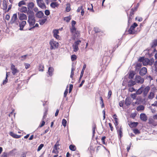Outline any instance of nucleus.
Returning a JSON list of instances; mask_svg holds the SVG:
<instances>
[{"label": "nucleus", "mask_w": 157, "mask_h": 157, "mask_svg": "<svg viewBox=\"0 0 157 157\" xmlns=\"http://www.w3.org/2000/svg\"><path fill=\"white\" fill-rule=\"evenodd\" d=\"M27 14L29 15L28 21L29 23V25L33 26L36 22L34 12L31 10H29L28 11Z\"/></svg>", "instance_id": "f257e3e1"}, {"label": "nucleus", "mask_w": 157, "mask_h": 157, "mask_svg": "<svg viewBox=\"0 0 157 157\" xmlns=\"http://www.w3.org/2000/svg\"><path fill=\"white\" fill-rule=\"evenodd\" d=\"M137 25V23H134L133 25L131 26L130 28L128 30L129 33L131 34H136L137 33V31H135L134 29Z\"/></svg>", "instance_id": "f03ea898"}, {"label": "nucleus", "mask_w": 157, "mask_h": 157, "mask_svg": "<svg viewBox=\"0 0 157 157\" xmlns=\"http://www.w3.org/2000/svg\"><path fill=\"white\" fill-rule=\"evenodd\" d=\"M50 44L51 45V49H52L57 48L59 45V43L58 42L52 40L50 41Z\"/></svg>", "instance_id": "7ed1b4c3"}, {"label": "nucleus", "mask_w": 157, "mask_h": 157, "mask_svg": "<svg viewBox=\"0 0 157 157\" xmlns=\"http://www.w3.org/2000/svg\"><path fill=\"white\" fill-rule=\"evenodd\" d=\"M38 6L43 9H45L46 7L44 2L43 0H36Z\"/></svg>", "instance_id": "20e7f679"}, {"label": "nucleus", "mask_w": 157, "mask_h": 157, "mask_svg": "<svg viewBox=\"0 0 157 157\" xmlns=\"http://www.w3.org/2000/svg\"><path fill=\"white\" fill-rule=\"evenodd\" d=\"M81 42V40H78L77 41H75L74 44H73L72 45V47L73 48V51L74 52H76L79 50L78 46Z\"/></svg>", "instance_id": "39448f33"}, {"label": "nucleus", "mask_w": 157, "mask_h": 157, "mask_svg": "<svg viewBox=\"0 0 157 157\" xmlns=\"http://www.w3.org/2000/svg\"><path fill=\"white\" fill-rule=\"evenodd\" d=\"M150 90V87L148 86L145 87V86L143 85V94L144 97L147 96L148 92Z\"/></svg>", "instance_id": "423d86ee"}, {"label": "nucleus", "mask_w": 157, "mask_h": 157, "mask_svg": "<svg viewBox=\"0 0 157 157\" xmlns=\"http://www.w3.org/2000/svg\"><path fill=\"white\" fill-rule=\"evenodd\" d=\"M135 81L137 83L142 84L144 82V79L143 78H142L140 76L137 75L136 77Z\"/></svg>", "instance_id": "0eeeda50"}, {"label": "nucleus", "mask_w": 157, "mask_h": 157, "mask_svg": "<svg viewBox=\"0 0 157 157\" xmlns=\"http://www.w3.org/2000/svg\"><path fill=\"white\" fill-rule=\"evenodd\" d=\"M17 14H14L12 17L11 20V23L12 24L13 23H16L17 24L18 23H17Z\"/></svg>", "instance_id": "6e6552de"}, {"label": "nucleus", "mask_w": 157, "mask_h": 157, "mask_svg": "<svg viewBox=\"0 0 157 157\" xmlns=\"http://www.w3.org/2000/svg\"><path fill=\"white\" fill-rule=\"evenodd\" d=\"M147 69L145 67H142L140 71V74L141 75L144 76L147 73Z\"/></svg>", "instance_id": "1a4fd4ad"}, {"label": "nucleus", "mask_w": 157, "mask_h": 157, "mask_svg": "<svg viewBox=\"0 0 157 157\" xmlns=\"http://www.w3.org/2000/svg\"><path fill=\"white\" fill-rule=\"evenodd\" d=\"M20 29H19L21 30H23V29L24 26L25 25L26 22L25 21H23L19 22Z\"/></svg>", "instance_id": "9d476101"}, {"label": "nucleus", "mask_w": 157, "mask_h": 157, "mask_svg": "<svg viewBox=\"0 0 157 157\" xmlns=\"http://www.w3.org/2000/svg\"><path fill=\"white\" fill-rule=\"evenodd\" d=\"M54 71V68L53 67H49L48 69V71L47 72V73L50 76H51L53 75Z\"/></svg>", "instance_id": "9b49d317"}, {"label": "nucleus", "mask_w": 157, "mask_h": 157, "mask_svg": "<svg viewBox=\"0 0 157 157\" xmlns=\"http://www.w3.org/2000/svg\"><path fill=\"white\" fill-rule=\"evenodd\" d=\"M19 19L21 20H27V16L23 13H20L19 14Z\"/></svg>", "instance_id": "f8f14e48"}, {"label": "nucleus", "mask_w": 157, "mask_h": 157, "mask_svg": "<svg viewBox=\"0 0 157 157\" xmlns=\"http://www.w3.org/2000/svg\"><path fill=\"white\" fill-rule=\"evenodd\" d=\"M140 118L142 121H145L147 120V117L144 113H141L140 115Z\"/></svg>", "instance_id": "ddd939ff"}, {"label": "nucleus", "mask_w": 157, "mask_h": 157, "mask_svg": "<svg viewBox=\"0 0 157 157\" xmlns=\"http://www.w3.org/2000/svg\"><path fill=\"white\" fill-rule=\"evenodd\" d=\"M131 103V99L129 97L126 98L125 101V103L127 106H128L130 105Z\"/></svg>", "instance_id": "4468645a"}, {"label": "nucleus", "mask_w": 157, "mask_h": 157, "mask_svg": "<svg viewBox=\"0 0 157 157\" xmlns=\"http://www.w3.org/2000/svg\"><path fill=\"white\" fill-rule=\"evenodd\" d=\"M44 15L43 13L41 11H38L36 14V17L39 18H42Z\"/></svg>", "instance_id": "2eb2a0df"}, {"label": "nucleus", "mask_w": 157, "mask_h": 157, "mask_svg": "<svg viewBox=\"0 0 157 157\" xmlns=\"http://www.w3.org/2000/svg\"><path fill=\"white\" fill-rule=\"evenodd\" d=\"M11 69L12 71V73L14 75L18 72V71L15 68V66L13 64L11 65Z\"/></svg>", "instance_id": "dca6fc26"}, {"label": "nucleus", "mask_w": 157, "mask_h": 157, "mask_svg": "<svg viewBox=\"0 0 157 157\" xmlns=\"http://www.w3.org/2000/svg\"><path fill=\"white\" fill-rule=\"evenodd\" d=\"M143 91V85H142L141 87L138 89L136 92V94L138 95L141 94Z\"/></svg>", "instance_id": "f3484780"}, {"label": "nucleus", "mask_w": 157, "mask_h": 157, "mask_svg": "<svg viewBox=\"0 0 157 157\" xmlns=\"http://www.w3.org/2000/svg\"><path fill=\"white\" fill-rule=\"evenodd\" d=\"M117 132L118 135L119 136L120 138H121L122 136V128L121 127L120 128L117 127Z\"/></svg>", "instance_id": "a211bd4d"}, {"label": "nucleus", "mask_w": 157, "mask_h": 157, "mask_svg": "<svg viewBox=\"0 0 157 157\" xmlns=\"http://www.w3.org/2000/svg\"><path fill=\"white\" fill-rule=\"evenodd\" d=\"M86 65L85 64L83 66L82 70V71H81V73L80 77V78L79 79L78 81L79 82H80V81H81V79L83 76V75L84 74V71L86 67Z\"/></svg>", "instance_id": "6ab92c4d"}, {"label": "nucleus", "mask_w": 157, "mask_h": 157, "mask_svg": "<svg viewBox=\"0 0 157 157\" xmlns=\"http://www.w3.org/2000/svg\"><path fill=\"white\" fill-rule=\"evenodd\" d=\"M31 54H26L25 55L19 57V59L21 61L25 60L27 58V57L30 56Z\"/></svg>", "instance_id": "aec40b11"}, {"label": "nucleus", "mask_w": 157, "mask_h": 157, "mask_svg": "<svg viewBox=\"0 0 157 157\" xmlns=\"http://www.w3.org/2000/svg\"><path fill=\"white\" fill-rule=\"evenodd\" d=\"M34 4L32 2H29L27 5L28 8L29 10H31L34 7Z\"/></svg>", "instance_id": "412c9836"}, {"label": "nucleus", "mask_w": 157, "mask_h": 157, "mask_svg": "<svg viewBox=\"0 0 157 157\" xmlns=\"http://www.w3.org/2000/svg\"><path fill=\"white\" fill-rule=\"evenodd\" d=\"M151 48H155L157 46V40H155L151 44Z\"/></svg>", "instance_id": "4be33fe9"}, {"label": "nucleus", "mask_w": 157, "mask_h": 157, "mask_svg": "<svg viewBox=\"0 0 157 157\" xmlns=\"http://www.w3.org/2000/svg\"><path fill=\"white\" fill-rule=\"evenodd\" d=\"M59 6V4L56 2H52L50 4V6L53 8L57 7Z\"/></svg>", "instance_id": "5701e85b"}, {"label": "nucleus", "mask_w": 157, "mask_h": 157, "mask_svg": "<svg viewBox=\"0 0 157 157\" xmlns=\"http://www.w3.org/2000/svg\"><path fill=\"white\" fill-rule=\"evenodd\" d=\"M10 135L12 136L13 138H19L20 137V136L19 135H18L16 134H15L13 132H11L10 133Z\"/></svg>", "instance_id": "b1692460"}, {"label": "nucleus", "mask_w": 157, "mask_h": 157, "mask_svg": "<svg viewBox=\"0 0 157 157\" xmlns=\"http://www.w3.org/2000/svg\"><path fill=\"white\" fill-rule=\"evenodd\" d=\"M149 59L147 58H145L144 59L143 64L144 66H146L147 65H149Z\"/></svg>", "instance_id": "393cba45"}, {"label": "nucleus", "mask_w": 157, "mask_h": 157, "mask_svg": "<svg viewBox=\"0 0 157 157\" xmlns=\"http://www.w3.org/2000/svg\"><path fill=\"white\" fill-rule=\"evenodd\" d=\"M138 123L137 122H131L129 125L131 128L135 127L138 125Z\"/></svg>", "instance_id": "a878e982"}, {"label": "nucleus", "mask_w": 157, "mask_h": 157, "mask_svg": "<svg viewBox=\"0 0 157 157\" xmlns=\"http://www.w3.org/2000/svg\"><path fill=\"white\" fill-rule=\"evenodd\" d=\"M47 20V18H45L39 20V23L40 25H43Z\"/></svg>", "instance_id": "bb28decb"}, {"label": "nucleus", "mask_w": 157, "mask_h": 157, "mask_svg": "<svg viewBox=\"0 0 157 157\" xmlns=\"http://www.w3.org/2000/svg\"><path fill=\"white\" fill-rule=\"evenodd\" d=\"M135 84V82L132 80H131L128 82V85L129 87H131L132 86Z\"/></svg>", "instance_id": "cd10ccee"}, {"label": "nucleus", "mask_w": 157, "mask_h": 157, "mask_svg": "<svg viewBox=\"0 0 157 157\" xmlns=\"http://www.w3.org/2000/svg\"><path fill=\"white\" fill-rule=\"evenodd\" d=\"M3 9L4 10H6L7 9V5L6 1L4 0L3 3Z\"/></svg>", "instance_id": "c85d7f7f"}, {"label": "nucleus", "mask_w": 157, "mask_h": 157, "mask_svg": "<svg viewBox=\"0 0 157 157\" xmlns=\"http://www.w3.org/2000/svg\"><path fill=\"white\" fill-rule=\"evenodd\" d=\"M144 109V107L143 105H140L137 107L136 110L137 111L143 110Z\"/></svg>", "instance_id": "c756f323"}, {"label": "nucleus", "mask_w": 157, "mask_h": 157, "mask_svg": "<svg viewBox=\"0 0 157 157\" xmlns=\"http://www.w3.org/2000/svg\"><path fill=\"white\" fill-rule=\"evenodd\" d=\"M20 11L22 12L26 13L27 11V8L26 7L23 6L20 9Z\"/></svg>", "instance_id": "7c9ffc66"}, {"label": "nucleus", "mask_w": 157, "mask_h": 157, "mask_svg": "<svg viewBox=\"0 0 157 157\" xmlns=\"http://www.w3.org/2000/svg\"><path fill=\"white\" fill-rule=\"evenodd\" d=\"M69 148L70 150L72 151H75L76 149L75 146L74 145H70Z\"/></svg>", "instance_id": "2f4dec72"}, {"label": "nucleus", "mask_w": 157, "mask_h": 157, "mask_svg": "<svg viewBox=\"0 0 157 157\" xmlns=\"http://www.w3.org/2000/svg\"><path fill=\"white\" fill-rule=\"evenodd\" d=\"M154 95V93L152 92H151L150 93L149 95L148 96V98L149 99H152L153 98Z\"/></svg>", "instance_id": "473e14b6"}, {"label": "nucleus", "mask_w": 157, "mask_h": 157, "mask_svg": "<svg viewBox=\"0 0 157 157\" xmlns=\"http://www.w3.org/2000/svg\"><path fill=\"white\" fill-rule=\"evenodd\" d=\"M71 19V17L70 16H69L65 17L64 18V20L66 21L67 22H68L70 21Z\"/></svg>", "instance_id": "72a5a7b5"}, {"label": "nucleus", "mask_w": 157, "mask_h": 157, "mask_svg": "<svg viewBox=\"0 0 157 157\" xmlns=\"http://www.w3.org/2000/svg\"><path fill=\"white\" fill-rule=\"evenodd\" d=\"M26 3L25 2L24 0H22L20 1L18 4V6L19 7H21L22 5H25Z\"/></svg>", "instance_id": "f704fd0d"}, {"label": "nucleus", "mask_w": 157, "mask_h": 157, "mask_svg": "<svg viewBox=\"0 0 157 157\" xmlns=\"http://www.w3.org/2000/svg\"><path fill=\"white\" fill-rule=\"evenodd\" d=\"M109 57H108L107 56H105L103 57V58L102 59V61L103 63H109V62L108 61V62H107V61L106 60V59H109Z\"/></svg>", "instance_id": "c9c22d12"}, {"label": "nucleus", "mask_w": 157, "mask_h": 157, "mask_svg": "<svg viewBox=\"0 0 157 157\" xmlns=\"http://www.w3.org/2000/svg\"><path fill=\"white\" fill-rule=\"evenodd\" d=\"M44 65L42 64H40L39 68V71H44Z\"/></svg>", "instance_id": "e433bc0d"}, {"label": "nucleus", "mask_w": 157, "mask_h": 157, "mask_svg": "<svg viewBox=\"0 0 157 157\" xmlns=\"http://www.w3.org/2000/svg\"><path fill=\"white\" fill-rule=\"evenodd\" d=\"M117 117V115L116 114L113 115V118L115 120V124L116 125H117L118 124V122L117 121V118H114V117Z\"/></svg>", "instance_id": "4c0bfd02"}, {"label": "nucleus", "mask_w": 157, "mask_h": 157, "mask_svg": "<svg viewBox=\"0 0 157 157\" xmlns=\"http://www.w3.org/2000/svg\"><path fill=\"white\" fill-rule=\"evenodd\" d=\"M67 122V121L65 119H63L62 120V124L64 127H66V125Z\"/></svg>", "instance_id": "58836bf2"}, {"label": "nucleus", "mask_w": 157, "mask_h": 157, "mask_svg": "<svg viewBox=\"0 0 157 157\" xmlns=\"http://www.w3.org/2000/svg\"><path fill=\"white\" fill-rule=\"evenodd\" d=\"M71 10L70 7V5L69 4H67V7H66V11L67 12H69Z\"/></svg>", "instance_id": "ea45409f"}, {"label": "nucleus", "mask_w": 157, "mask_h": 157, "mask_svg": "<svg viewBox=\"0 0 157 157\" xmlns=\"http://www.w3.org/2000/svg\"><path fill=\"white\" fill-rule=\"evenodd\" d=\"M44 144H41L38 147V149H37V151H40L41 149L42 148L44 147Z\"/></svg>", "instance_id": "a19ab883"}, {"label": "nucleus", "mask_w": 157, "mask_h": 157, "mask_svg": "<svg viewBox=\"0 0 157 157\" xmlns=\"http://www.w3.org/2000/svg\"><path fill=\"white\" fill-rule=\"evenodd\" d=\"M154 63V59L153 58L151 59H149V65L151 66Z\"/></svg>", "instance_id": "79ce46f5"}, {"label": "nucleus", "mask_w": 157, "mask_h": 157, "mask_svg": "<svg viewBox=\"0 0 157 157\" xmlns=\"http://www.w3.org/2000/svg\"><path fill=\"white\" fill-rule=\"evenodd\" d=\"M59 146V144L58 141L57 142L56 144L54 145V148L56 149V150H58L59 149L57 148V147H58Z\"/></svg>", "instance_id": "37998d69"}, {"label": "nucleus", "mask_w": 157, "mask_h": 157, "mask_svg": "<svg viewBox=\"0 0 157 157\" xmlns=\"http://www.w3.org/2000/svg\"><path fill=\"white\" fill-rule=\"evenodd\" d=\"M77 58L76 56L75 55H73L71 56V59L72 61H74Z\"/></svg>", "instance_id": "c03bdc74"}, {"label": "nucleus", "mask_w": 157, "mask_h": 157, "mask_svg": "<svg viewBox=\"0 0 157 157\" xmlns=\"http://www.w3.org/2000/svg\"><path fill=\"white\" fill-rule=\"evenodd\" d=\"M76 31V28L75 26H72L71 29V33L75 32Z\"/></svg>", "instance_id": "a18cd8bd"}, {"label": "nucleus", "mask_w": 157, "mask_h": 157, "mask_svg": "<svg viewBox=\"0 0 157 157\" xmlns=\"http://www.w3.org/2000/svg\"><path fill=\"white\" fill-rule=\"evenodd\" d=\"M134 133L135 134H137L140 133V132L137 129H135L133 130Z\"/></svg>", "instance_id": "49530a36"}, {"label": "nucleus", "mask_w": 157, "mask_h": 157, "mask_svg": "<svg viewBox=\"0 0 157 157\" xmlns=\"http://www.w3.org/2000/svg\"><path fill=\"white\" fill-rule=\"evenodd\" d=\"M136 94H132L131 96L133 99H135L136 97Z\"/></svg>", "instance_id": "de8ad7c7"}, {"label": "nucleus", "mask_w": 157, "mask_h": 157, "mask_svg": "<svg viewBox=\"0 0 157 157\" xmlns=\"http://www.w3.org/2000/svg\"><path fill=\"white\" fill-rule=\"evenodd\" d=\"M106 138V137L105 136H103L102 137L101 139V140L103 143V144H106L105 142V139Z\"/></svg>", "instance_id": "09e8293b"}, {"label": "nucleus", "mask_w": 157, "mask_h": 157, "mask_svg": "<svg viewBox=\"0 0 157 157\" xmlns=\"http://www.w3.org/2000/svg\"><path fill=\"white\" fill-rule=\"evenodd\" d=\"M53 35L58 34L59 33V30L58 29H55L53 31Z\"/></svg>", "instance_id": "8fccbe9b"}, {"label": "nucleus", "mask_w": 157, "mask_h": 157, "mask_svg": "<svg viewBox=\"0 0 157 157\" xmlns=\"http://www.w3.org/2000/svg\"><path fill=\"white\" fill-rule=\"evenodd\" d=\"M136 10H135V9H133V8H132L131 10V12H130V15H132L134 14V12L135 11H136Z\"/></svg>", "instance_id": "3c124183"}, {"label": "nucleus", "mask_w": 157, "mask_h": 157, "mask_svg": "<svg viewBox=\"0 0 157 157\" xmlns=\"http://www.w3.org/2000/svg\"><path fill=\"white\" fill-rule=\"evenodd\" d=\"M94 31L96 33H98L100 32V30L98 28L95 27L94 28Z\"/></svg>", "instance_id": "603ef678"}, {"label": "nucleus", "mask_w": 157, "mask_h": 157, "mask_svg": "<svg viewBox=\"0 0 157 157\" xmlns=\"http://www.w3.org/2000/svg\"><path fill=\"white\" fill-rule=\"evenodd\" d=\"M24 65L25 67V68L26 69H28L30 67V65L29 64L27 63H25L24 64Z\"/></svg>", "instance_id": "864d4df0"}, {"label": "nucleus", "mask_w": 157, "mask_h": 157, "mask_svg": "<svg viewBox=\"0 0 157 157\" xmlns=\"http://www.w3.org/2000/svg\"><path fill=\"white\" fill-rule=\"evenodd\" d=\"M144 59V57H140L138 59V61L140 62H142L143 63Z\"/></svg>", "instance_id": "5fc2aeb1"}, {"label": "nucleus", "mask_w": 157, "mask_h": 157, "mask_svg": "<svg viewBox=\"0 0 157 157\" xmlns=\"http://www.w3.org/2000/svg\"><path fill=\"white\" fill-rule=\"evenodd\" d=\"M45 14L47 16H48L49 15L50 13L48 10H46L45 11Z\"/></svg>", "instance_id": "6e6d98bb"}, {"label": "nucleus", "mask_w": 157, "mask_h": 157, "mask_svg": "<svg viewBox=\"0 0 157 157\" xmlns=\"http://www.w3.org/2000/svg\"><path fill=\"white\" fill-rule=\"evenodd\" d=\"M45 124V121L43 120L42 121V123L38 127L40 128V127H42Z\"/></svg>", "instance_id": "4d7b16f0"}, {"label": "nucleus", "mask_w": 157, "mask_h": 157, "mask_svg": "<svg viewBox=\"0 0 157 157\" xmlns=\"http://www.w3.org/2000/svg\"><path fill=\"white\" fill-rule=\"evenodd\" d=\"M104 147L105 149H106V148L103 145H101V146H98L97 147L96 149L97 152H98V151L99 150V149L101 147Z\"/></svg>", "instance_id": "13d9d810"}, {"label": "nucleus", "mask_w": 157, "mask_h": 157, "mask_svg": "<svg viewBox=\"0 0 157 157\" xmlns=\"http://www.w3.org/2000/svg\"><path fill=\"white\" fill-rule=\"evenodd\" d=\"M73 87V85L72 84H70V85L69 89V93H70Z\"/></svg>", "instance_id": "bf43d9fd"}, {"label": "nucleus", "mask_w": 157, "mask_h": 157, "mask_svg": "<svg viewBox=\"0 0 157 157\" xmlns=\"http://www.w3.org/2000/svg\"><path fill=\"white\" fill-rule=\"evenodd\" d=\"M39 26V25L38 23H36L35 26H33L32 27L29 29V30H31L33 28H34L36 27H38Z\"/></svg>", "instance_id": "052dcab7"}, {"label": "nucleus", "mask_w": 157, "mask_h": 157, "mask_svg": "<svg viewBox=\"0 0 157 157\" xmlns=\"http://www.w3.org/2000/svg\"><path fill=\"white\" fill-rule=\"evenodd\" d=\"M83 9L82 6H81L80 7H79L77 10V11L78 12H80L81 10Z\"/></svg>", "instance_id": "680f3d73"}, {"label": "nucleus", "mask_w": 157, "mask_h": 157, "mask_svg": "<svg viewBox=\"0 0 157 157\" xmlns=\"http://www.w3.org/2000/svg\"><path fill=\"white\" fill-rule=\"evenodd\" d=\"M134 74L132 73H130L129 75V78L130 79L132 78L134 76Z\"/></svg>", "instance_id": "e2e57ef3"}, {"label": "nucleus", "mask_w": 157, "mask_h": 157, "mask_svg": "<svg viewBox=\"0 0 157 157\" xmlns=\"http://www.w3.org/2000/svg\"><path fill=\"white\" fill-rule=\"evenodd\" d=\"M7 73L6 75V79L5 80H4L3 82V84H5L7 82V80H8L7 79Z\"/></svg>", "instance_id": "0e129e2a"}, {"label": "nucleus", "mask_w": 157, "mask_h": 157, "mask_svg": "<svg viewBox=\"0 0 157 157\" xmlns=\"http://www.w3.org/2000/svg\"><path fill=\"white\" fill-rule=\"evenodd\" d=\"M57 150L54 148L52 151V153L57 154L58 153V151Z\"/></svg>", "instance_id": "69168bd1"}, {"label": "nucleus", "mask_w": 157, "mask_h": 157, "mask_svg": "<svg viewBox=\"0 0 157 157\" xmlns=\"http://www.w3.org/2000/svg\"><path fill=\"white\" fill-rule=\"evenodd\" d=\"M152 106L157 107V101H155L154 103L151 105Z\"/></svg>", "instance_id": "338daca9"}, {"label": "nucleus", "mask_w": 157, "mask_h": 157, "mask_svg": "<svg viewBox=\"0 0 157 157\" xmlns=\"http://www.w3.org/2000/svg\"><path fill=\"white\" fill-rule=\"evenodd\" d=\"M2 157H7V153L6 152L3 153L2 155Z\"/></svg>", "instance_id": "774afa93"}]
</instances>
